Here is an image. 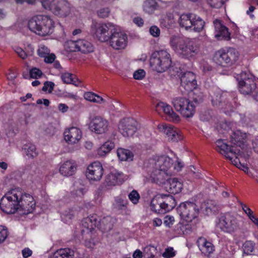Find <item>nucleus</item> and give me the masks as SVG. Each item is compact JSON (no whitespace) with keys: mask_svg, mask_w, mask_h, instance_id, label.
<instances>
[{"mask_svg":"<svg viewBox=\"0 0 258 258\" xmlns=\"http://www.w3.org/2000/svg\"><path fill=\"white\" fill-rule=\"evenodd\" d=\"M2 210L7 214L16 212L20 214L27 215L32 213L35 208L33 197L19 188H15L7 193L0 201Z\"/></svg>","mask_w":258,"mask_h":258,"instance_id":"1","label":"nucleus"},{"mask_svg":"<svg viewBox=\"0 0 258 258\" xmlns=\"http://www.w3.org/2000/svg\"><path fill=\"white\" fill-rule=\"evenodd\" d=\"M173 161L168 156H161L150 159L144 163L148 175L154 182H162L166 171L172 166Z\"/></svg>","mask_w":258,"mask_h":258,"instance_id":"2","label":"nucleus"},{"mask_svg":"<svg viewBox=\"0 0 258 258\" xmlns=\"http://www.w3.org/2000/svg\"><path fill=\"white\" fill-rule=\"evenodd\" d=\"M170 44L174 51L183 58L190 59L198 54L199 46L193 41L173 35L170 38Z\"/></svg>","mask_w":258,"mask_h":258,"instance_id":"3","label":"nucleus"},{"mask_svg":"<svg viewBox=\"0 0 258 258\" xmlns=\"http://www.w3.org/2000/svg\"><path fill=\"white\" fill-rule=\"evenodd\" d=\"M28 26L32 32L38 35L45 36L53 32L54 22L47 15H37L29 21Z\"/></svg>","mask_w":258,"mask_h":258,"instance_id":"4","label":"nucleus"},{"mask_svg":"<svg viewBox=\"0 0 258 258\" xmlns=\"http://www.w3.org/2000/svg\"><path fill=\"white\" fill-rule=\"evenodd\" d=\"M216 150L221 154L231 161V163L239 169L248 174V168L246 165L241 163L240 158H242L243 151L239 149H234L229 148L227 144L223 140H218L216 142Z\"/></svg>","mask_w":258,"mask_h":258,"instance_id":"5","label":"nucleus"},{"mask_svg":"<svg viewBox=\"0 0 258 258\" xmlns=\"http://www.w3.org/2000/svg\"><path fill=\"white\" fill-rule=\"evenodd\" d=\"M176 205L175 198L169 195H157L151 200V209L158 214H165L171 211Z\"/></svg>","mask_w":258,"mask_h":258,"instance_id":"6","label":"nucleus"},{"mask_svg":"<svg viewBox=\"0 0 258 258\" xmlns=\"http://www.w3.org/2000/svg\"><path fill=\"white\" fill-rule=\"evenodd\" d=\"M240 223L237 215L226 213L219 217L216 227L224 233L232 234L240 229Z\"/></svg>","mask_w":258,"mask_h":258,"instance_id":"7","label":"nucleus"},{"mask_svg":"<svg viewBox=\"0 0 258 258\" xmlns=\"http://www.w3.org/2000/svg\"><path fill=\"white\" fill-rule=\"evenodd\" d=\"M150 63L154 70L158 73L164 72L171 66L170 55L166 50L155 51L151 56Z\"/></svg>","mask_w":258,"mask_h":258,"instance_id":"8","label":"nucleus"},{"mask_svg":"<svg viewBox=\"0 0 258 258\" xmlns=\"http://www.w3.org/2000/svg\"><path fill=\"white\" fill-rule=\"evenodd\" d=\"M178 23L181 28L186 30L200 32L203 29L205 23L199 16L187 13L180 16Z\"/></svg>","mask_w":258,"mask_h":258,"instance_id":"9","label":"nucleus"},{"mask_svg":"<svg viewBox=\"0 0 258 258\" xmlns=\"http://www.w3.org/2000/svg\"><path fill=\"white\" fill-rule=\"evenodd\" d=\"M235 78L238 82L240 93L244 95H253L256 93V84L252 75L245 72L236 74Z\"/></svg>","mask_w":258,"mask_h":258,"instance_id":"10","label":"nucleus"},{"mask_svg":"<svg viewBox=\"0 0 258 258\" xmlns=\"http://www.w3.org/2000/svg\"><path fill=\"white\" fill-rule=\"evenodd\" d=\"M239 55L238 52L234 48H223L216 52L214 59L219 65L229 67L236 62Z\"/></svg>","mask_w":258,"mask_h":258,"instance_id":"11","label":"nucleus"},{"mask_svg":"<svg viewBox=\"0 0 258 258\" xmlns=\"http://www.w3.org/2000/svg\"><path fill=\"white\" fill-rule=\"evenodd\" d=\"M91 28L92 33L101 42L108 41L115 30V26L111 23L93 22Z\"/></svg>","mask_w":258,"mask_h":258,"instance_id":"12","label":"nucleus"},{"mask_svg":"<svg viewBox=\"0 0 258 258\" xmlns=\"http://www.w3.org/2000/svg\"><path fill=\"white\" fill-rule=\"evenodd\" d=\"M177 212L182 220L189 223L198 217L200 209L196 203L186 201L180 204L177 207Z\"/></svg>","mask_w":258,"mask_h":258,"instance_id":"13","label":"nucleus"},{"mask_svg":"<svg viewBox=\"0 0 258 258\" xmlns=\"http://www.w3.org/2000/svg\"><path fill=\"white\" fill-rule=\"evenodd\" d=\"M172 104L175 109L186 118L191 117L195 114V106L187 98L182 97H175L172 100Z\"/></svg>","mask_w":258,"mask_h":258,"instance_id":"14","label":"nucleus"},{"mask_svg":"<svg viewBox=\"0 0 258 258\" xmlns=\"http://www.w3.org/2000/svg\"><path fill=\"white\" fill-rule=\"evenodd\" d=\"M138 122L133 118H125L121 119L118 125L120 134L124 137H132L137 131Z\"/></svg>","mask_w":258,"mask_h":258,"instance_id":"15","label":"nucleus"},{"mask_svg":"<svg viewBox=\"0 0 258 258\" xmlns=\"http://www.w3.org/2000/svg\"><path fill=\"white\" fill-rule=\"evenodd\" d=\"M109 127V122L107 119L101 116L93 117L89 123V128L97 134L106 133Z\"/></svg>","mask_w":258,"mask_h":258,"instance_id":"16","label":"nucleus"},{"mask_svg":"<svg viewBox=\"0 0 258 258\" xmlns=\"http://www.w3.org/2000/svg\"><path fill=\"white\" fill-rule=\"evenodd\" d=\"M109 44L111 47L115 50L123 49L125 48L127 43V36L123 32L114 31L109 39Z\"/></svg>","mask_w":258,"mask_h":258,"instance_id":"17","label":"nucleus"},{"mask_svg":"<svg viewBox=\"0 0 258 258\" xmlns=\"http://www.w3.org/2000/svg\"><path fill=\"white\" fill-rule=\"evenodd\" d=\"M29 115L21 113L14 118L9 119L8 124L10 130L14 132L25 128L29 123Z\"/></svg>","mask_w":258,"mask_h":258,"instance_id":"18","label":"nucleus"},{"mask_svg":"<svg viewBox=\"0 0 258 258\" xmlns=\"http://www.w3.org/2000/svg\"><path fill=\"white\" fill-rule=\"evenodd\" d=\"M69 3L66 0H53L51 12L55 15L66 17L70 13Z\"/></svg>","mask_w":258,"mask_h":258,"instance_id":"19","label":"nucleus"},{"mask_svg":"<svg viewBox=\"0 0 258 258\" xmlns=\"http://www.w3.org/2000/svg\"><path fill=\"white\" fill-rule=\"evenodd\" d=\"M103 174L102 164L99 162H94L88 167L86 176L89 180L98 181L102 178Z\"/></svg>","mask_w":258,"mask_h":258,"instance_id":"20","label":"nucleus"},{"mask_svg":"<svg viewBox=\"0 0 258 258\" xmlns=\"http://www.w3.org/2000/svg\"><path fill=\"white\" fill-rule=\"evenodd\" d=\"M181 86L187 91H192L196 89L197 83L195 74L191 72L184 73L180 78Z\"/></svg>","mask_w":258,"mask_h":258,"instance_id":"21","label":"nucleus"},{"mask_svg":"<svg viewBox=\"0 0 258 258\" xmlns=\"http://www.w3.org/2000/svg\"><path fill=\"white\" fill-rule=\"evenodd\" d=\"M215 29V36L219 40H229L230 39V33L228 28L222 24L221 21L215 20L213 22Z\"/></svg>","mask_w":258,"mask_h":258,"instance_id":"22","label":"nucleus"},{"mask_svg":"<svg viewBox=\"0 0 258 258\" xmlns=\"http://www.w3.org/2000/svg\"><path fill=\"white\" fill-rule=\"evenodd\" d=\"M246 138V134L242 133L239 130H237L232 133L230 137V142L233 145L229 146V148H233L234 149H243L244 146V142Z\"/></svg>","mask_w":258,"mask_h":258,"instance_id":"23","label":"nucleus"},{"mask_svg":"<svg viewBox=\"0 0 258 258\" xmlns=\"http://www.w3.org/2000/svg\"><path fill=\"white\" fill-rule=\"evenodd\" d=\"M157 111L162 110L167 115L168 119L173 122H177L180 120V117L174 112L171 106L166 103L160 102L156 106Z\"/></svg>","mask_w":258,"mask_h":258,"instance_id":"24","label":"nucleus"},{"mask_svg":"<svg viewBox=\"0 0 258 258\" xmlns=\"http://www.w3.org/2000/svg\"><path fill=\"white\" fill-rule=\"evenodd\" d=\"M64 140L70 144H76L82 138L81 130L76 127H72L64 132Z\"/></svg>","mask_w":258,"mask_h":258,"instance_id":"25","label":"nucleus"},{"mask_svg":"<svg viewBox=\"0 0 258 258\" xmlns=\"http://www.w3.org/2000/svg\"><path fill=\"white\" fill-rule=\"evenodd\" d=\"M158 128L161 132H163L166 135L169 141L178 142L182 139L177 130L171 125H159Z\"/></svg>","mask_w":258,"mask_h":258,"instance_id":"26","label":"nucleus"},{"mask_svg":"<svg viewBox=\"0 0 258 258\" xmlns=\"http://www.w3.org/2000/svg\"><path fill=\"white\" fill-rule=\"evenodd\" d=\"M77 165L73 160H68L62 163L59 168V172L64 176L73 175L76 171Z\"/></svg>","mask_w":258,"mask_h":258,"instance_id":"27","label":"nucleus"},{"mask_svg":"<svg viewBox=\"0 0 258 258\" xmlns=\"http://www.w3.org/2000/svg\"><path fill=\"white\" fill-rule=\"evenodd\" d=\"M197 243L200 251L206 255H209L215 250L214 245L204 237L199 238Z\"/></svg>","mask_w":258,"mask_h":258,"instance_id":"28","label":"nucleus"},{"mask_svg":"<svg viewBox=\"0 0 258 258\" xmlns=\"http://www.w3.org/2000/svg\"><path fill=\"white\" fill-rule=\"evenodd\" d=\"M98 216L96 214L90 215L85 218L82 221V225L90 233L92 232L94 228L97 227Z\"/></svg>","mask_w":258,"mask_h":258,"instance_id":"29","label":"nucleus"},{"mask_svg":"<svg viewBox=\"0 0 258 258\" xmlns=\"http://www.w3.org/2000/svg\"><path fill=\"white\" fill-rule=\"evenodd\" d=\"M123 182V174L119 172H111L106 177L105 182L107 186H114Z\"/></svg>","mask_w":258,"mask_h":258,"instance_id":"30","label":"nucleus"},{"mask_svg":"<svg viewBox=\"0 0 258 258\" xmlns=\"http://www.w3.org/2000/svg\"><path fill=\"white\" fill-rule=\"evenodd\" d=\"M166 188L169 192L177 194L181 191L182 184L176 178H170L168 180Z\"/></svg>","mask_w":258,"mask_h":258,"instance_id":"31","label":"nucleus"},{"mask_svg":"<svg viewBox=\"0 0 258 258\" xmlns=\"http://www.w3.org/2000/svg\"><path fill=\"white\" fill-rule=\"evenodd\" d=\"M113 227V219L110 216L104 217L102 219L99 220L98 218L97 227L103 232L110 231Z\"/></svg>","mask_w":258,"mask_h":258,"instance_id":"32","label":"nucleus"},{"mask_svg":"<svg viewBox=\"0 0 258 258\" xmlns=\"http://www.w3.org/2000/svg\"><path fill=\"white\" fill-rule=\"evenodd\" d=\"M74 252L69 248H60L54 252L52 258H73Z\"/></svg>","mask_w":258,"mask_h":258,"instance_id":"33","label":"nucleus"},{"mask_svg":"<svg viewBox=\"0 0 258 258\" xmlns=\"http://www.w3.org/2000/svg\"><path fill=\"white\" fill-rule=\"evenodd\" d=\"M22 149L29 158L33 159L38 155L35 146L32 143H29L24 145Z\"/></svg>","mask_w":258,"mask_h":258,"instance_id":"34","label":"nucleus"},{"mask_svg":"<svg viewBox=\"0 0 258 258\" xmlns=\"http://www.w3.org/2000/svg\"><path fill=\"white\" fill-rule=\"evenodd\" d=\"M114 147V143L110 141L104 143L97 150L100 156H104L109 153Z\"/></svg>","mask_w":258,"mask_h":258,"instance_id":"35","label":"nucleus"},{"mask_svg":"<svg viewBox=\"0 0 258 258\" xmlns=\"http://www.w3.org/2000/svg\"><path fill=\"white\" fill-rule=\"evenodd\" d=\"M117 155L118 158L121 161H132L134 158V154L131 151L123 148L118 149Z\"/></svg>","mask_w":258,"mask_h":258,"instance_id":"36","label":"nucleus"},{"mask_svg":"<svg viewBox=\"0 0 258 258\" xmlns=\"http://www.w3.org/2000/svg\"><path fill=\"white\" fill-rule=\"evenodd\" d=\"M79 51L84 53H89L93 51L92 44L86 40H79Z\"/></svg>","mask_w":258,"mask_h":258,"instance_id":"37","label":"nucleus"},{"mask_svg":"<svg viewBox=\"0 0 258 258\" xmlns=\"http://www.w3.org/2000/svg\"><path fill=\"white\" fill-rule=\"evenodd\" d=\"M158 6V4L155 0H146L143 4V8L145 12L152 14L157 9Z\"/></svg>","mask_w":258,"mask_h":258,"instance_id":"38","label":"nucleus"},{"mask_svg":"<svg viewBox=\"0 0 258 258\" xmlns=\"http://www.w3.org/2000/svg\"><path fill=\"white\" fill-rule=\"evenodd\" d=\"M61 79L66 84H72L76 86H78L80 84L78 79L75 80L73 77V74L69 73H63L61 76Z\"/></svg>","mask_w":258,"mask_h":258,"instance_id":"39","label":"nucleus"},{"mask_svg":"<svg viewBox=\"0 0 258 258\" xmlns=\"http://www.w3.org/2000/svg\"><path fill=\"white\" fill-rule=\"evenodd\" d=\"M84 98L90 102L101 103L104 102V100L101 96L92 92H88L84 94Z\"/></svg>","mask_w":258,"mask_h":258,"instance_id":"40","label":"nucleus"},{"mask_svg":"<svg viewBox=\"0 0 258 258\" xmlns=\"http://www.w3.org/2000/svg\"><path fill=\"white\" fill-rule=\"evenodd\" d=\"M78 40H69L65 43V48L68 51L75 52L79 51Z\"/></svg>","mask_w":258,"mask_h":258,"instance_id":"41","label":"nucleus"},{"mask_svg":"<svg viewBox=\"0 0 258 258\" xmlns=\"http://www.w3.org/2000/svg\"><path fill=\"white\" fill-rule=\"evenodd\" d=\"M255 243L250 240L246 241L242 245L243 252L246 254H250L253 251Z\"/></svg>","mask_w":258,"mask_h":258,"instance_id":"42","label":"nucleus"},{"mask_svg":"<svg viewBox=\"0 0 258 258\" xmlns=\"http://www.w3.org/2000/svg\"><path fill=\"white\" fill-rule=\"evenodd\" d=\"M157 249L152 245L146 246L144 249V256L147 258H154L156 253Z\"/></svg>","mask_w":258,"mask_h":258,"instance_id":"43","label":"nucleus"},{"mask_svg":"<svg viewBox=\"0 0 258 258\" xmlns=\"http://www.w3.org/2000/svg\"><path fill=\"white\" fill-rule=\"evenodd\" d=\"M205 210L207 213L215 212L217 210V202L213 200H207L205 203Z\"/></svg>","mask_w":258,"mask_h":258,"instance_id":"44","label":"nucleus"},{"mask_svg":"<svg viewBox=\"0 0 258 258\" xmlns=\"http://www.w3.org/2000/svg\"><path fill=\"white\" fill-rule=\"evenodd\" d=\"M227 1V0H207L208 5L215 9L221 8Z\"/></svg>","mask_w":258,"mask_h":258,"instance_id":"45","label":"nucleus"},{"mask_svg":"<svg viewBox=\"0 0 258 258\" xmlns=\"http://www.w3.org/2000/svg\"><path fill=\"white\" fill-rule=\"evenodd\" d=\"M128 198L133 204L136 205L139 203L140 196L137 190H133L128 194Z\"/></svg>","mask_w":258,"mask_h":258,"instance_id":"46","label":"nucleus"},{"mask_svg":"<svg viewBox=\"0 0 258 258\" xmlns=\"http://www.w3.org/2000/svg\"><path fill=\"white\" fill-rule=\"evenodd\" d=\"M75 214V212L71 209L65 211L61 215V217L65 222H68L69 220L72 219Z\"/></svg>","mask_w":258,"mask_h":258,"instance_id":"47","label":"nucleus"},{"mask_svg":"<svg viewBox=\"0 0 258 258\" xmlns=\"http://www.w3.org/2000/svg\"><path fill=\"white\" fill-rule=\"evenodd\" d=\"M187 172L188 174L192 177L196 178H201V174L199 172L198 170H197L194 166H190L188 167Z\"/></svg>","mask_w":258,"mask_h":258,"instance_id":"48","label":"nucleus"},{"mask_svg":"<svg viewBox=\"0 0 258 258\" xmlns=\"http://www.w3.org/2000/svg\"><path fill=\"white\" fill-rule=\"evenodd\" d=\"M37 53L39 56L44 57L49 54L50 50L46 46L41 45L37 50Z\"/></svg>","mask_w":258,"mask_h":258,"instance_id":"49","label":"nucleus"},{"mask_svg":"<svg viewBox=\"0 0 258 258\" xmlns=\"http://www.w3.org/2000/svg\"><path fill=\"white\" fill-rule=\"evenodd\" d=\"M175 251L172 247H169L165 249V251L162 253V256L164 258H172L175 255Z\"/></svg>","mask_w":258,"mask_h":258,"instance_id":"50","label":"nucleus"},{"mask_svg":"<svg viewBox=\"0 0 258 258\" xmlns=\"http://www.w3.org/2000/svg\"><path fill=\"white\" fill-rule=\"evenodd\" d=\"M110 10L108 8H103L97 11L98 16L100 18H105L109 16Z\"/></svg>","mask_w":258,"mask_h":258,"instance_id":"51","label":"nucleus"},{"mask_svg":"<svg viewBox=\"0 0 258 258\" xmlns=\"http://www.w3.org/2000/svg\"><path fill=\"white\" fill-rule=\"evenodd\" d=\"M8 235L7 228L4 226L0 225V243L3 242Z\"/></svg>","mask_w":258,"mask_h":258,"instance_id":"52","label":"nucleus"},{"mask_svg":"<svg viewBox=\"0 0 258 258\" xmlns=\"http://www.w3.org/2000/svg\"><path fill=\"white\" fill-rule=\"evenodd\" d=\"M30 76L31 78L34 79H37L40 78L42 75V71L39 69L34 68L30 71Z\"/></svg>","mask_w":258,"mask_h":258,"instance_id":"53","label":"nucleus"},{"mask_svg":"<svg viewBox=\"0 0 258 258\" xmlns=\"http://www.w3.org/2000/svg\"><path fill=\"white\" fill-rule=\"evenodd\" d=\"M54 87V84L53 82L46 81L44 83L42 90L44 92L48 91L49 93H51L53 90Z\"/></svg>","mask_w":258,"mask_h":258,"instance_id":"54","label":"nucleus"},{"mask_svg":"<svg viewBox=\"0 0 258 258\" xmlns=\"http://www.w3.org/2000/svg\"><path fill=\"white\" fill-rule=\"evenodd\" d=\"M42 7L46 10L51 11L53 7V0H39Z\"/></svg>","mask_w":258,"mask_h":258,"instance_id":"55","label":"nucleus"},{"mask_svg":"<svg viewBox=\"0 0 258 258\" xmlns=\"http://www.w3.org/2000/svg\"><path fill=\"white\" fill-rule=\"evenodd\" d=\"M146 75V72L143 69H139L135 71L134 73L133 77L136 80H142Z\"/></svg>","mask_w":258,"mask_h":258,"instance_id":"56","label":"nucleus"},{"mask_svg":"<svg viewBox=\"0 0 258 258\" xmlns=\"http://www.w3.org/2000/svg\"><path fill=\"white\" fill-rule=\"evenodd\" d=\"M116 203L117 207L120 209L126 207L128 202L126 200H124L120 198H117L116 200Z\"/></svg>","mask_w":258,"mask_h":258,"instance_id":"57","label":"nucleus"},{"mask_svg":"<svg viewBox=\"0 0 258 258\" xmlns=\"http://www.w3.org/2000/svg\"><path fill=\"white\" fill-rule=\"evenodd\" d=\"M174 222V218L173 216H166L164 218V224L166 226L171 227Z\"/></svg>","mask_w":258,"mask_h":258,"instance_id":"58","label":"nucleus"},{"mask_svg":"<svg viewBox=\"0 0 258 258\" xmlns=\"http://www.w3.org/2000/svg\"><path fill=\"white\" fill-rule=\"evenodd\" d=\"M15 51L19 55V56L21 57L22 59H25L27 58V54L21 48L16 47L15 49Z\"/></svg>","mask_w":258,"mask_h":258,"instance_id":"59","label":"nucleus"},{"mask_svg":"<svg viewBox=\"0 0 258 258\" xmlns=\"http://www.w3.org/2000/svg\"><path fill=\"white\" fill-rule=\"evenodd\" d=\"M150 33L154 37H158L160 33V29L156 26H153L150 28Z\"/></svg>","mask_w":258,"mask_h":258,"instance_id":"60","label":"nucleus"},{"mask_svg":"<svg viewBox=\"0 0 258 258\" xmlns=\"http://www.w3.org/2000/svg\"><path fill=\"white\" fill-rule=\"evenodd\" d=\"M45 134L48 136H53L55 132V127L51 124H49L44 130Z\"/></svg>","mask_w":258,"mask_h":258,"instance_id":"61","label":"nucleus"},{"mask_svg":"<svg viewBox=\"0 0 258 258\" xmlns=\"http://www.w3.org/2000/svg\"><path fill=\"white\" fill-rule=\"evenodd\" d=\"M44 57V61L46 63H52L53 62L55 58V55L52 53L46 55Z\"/></svg>","mask_w":258,"mask_h":258,"instance_id":"62","label":"nucleus"},{"mask_svg":"<svg viewBox=\"0 0 258 258\" xmlns=\"http://www.w3.org/2000/svg\"><path fill=\"white\" fill-rule=\"evenodd\" d=\"M22 253L24 258H27L32 255V251L29 248L26 247L22 250Z\"/></svg>","mask_w":258,"mask_h":258,"instance_id":"63","label":"nucleus"},{"mask_svg":"<svg viewBox=\"0 0 258 258\" xmlns=\"http://www.w3.org/2000/svg\"><path fill=\"white\" fill-rule=\"evenodd\" d=\"M252 148L254 152L258 154V136L252 141Z\"/></svg>","mask_w":258,"mask_h":258,"instance_id":"64","label":"nucleus"}]
</instances>
